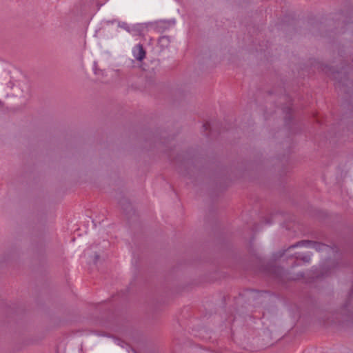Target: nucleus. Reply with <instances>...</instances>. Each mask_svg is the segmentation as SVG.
Returning <instances> with one entry per match:
<instances>
[{
    "instance_id": "1",
    "label": "nucleus",
    "mask_w": 353,
    "mask_h": 353,
    "mask_svg": "<svg viewBox=\"0 0 353 353\" xmlns=\"http://www.w3.org/2000/svg\"><path fill=\"white\" fill-rule=\"evenodd\" d=\"M297 247L312 248L319 251L325 250L328 248V247L324 244H321L314 241H302L299 242L297 244L290 247V250H293Z\"/></svg>"
},
{
    "instance_id": "2",
    "label": "nucleus",
    "mask_w": 353,
    "mask_h": 353,
    "mask_svg": "<svg viewBox=\"0 0 353 353\" xmlns=\"http://www.w3.org/2000/svg\"><path fill=\"white\" fill-rule=\"evenodd\" d=\"M132 54L137 59L141 61L145 57V52L141 45H137L132 49Z\"/></svg>"
},
{
    "instance_id": "3",
    "label": "nucleus",
    "mask_w": 353,
    "mask_h": 353,
    "mask_svg": "<svg viewBox=\"0 0 353 353\" xmlns=\"http://www.w3.org/2000/svg\"><path fill=\"white\" fill-rule=\"evenodd\" d=\"M170 39L167 37H162L159 40V44L161 46L167 48L169 45Z\"/></svg>"
},
{
    "instance_id": "4",
    "label": "nucleus",
    "mask_w": 353,
    "mask_h": 353,
    "mask_svg": "<svg viewBox=\"0 0 353 353\" xmlns=\"http://www.w3.org/2000/svg\"><path fill=\"white\" fill-rule=\"evenodd\" d=\"M303 261H308L309 259H310V256H303L301 258Z\"/></svg>"
},
{
    "instance_id": "5",
    "label": "nucleus",
    "mask_w": 353,
    "mask_h": 353,
    "mask_svg": "<svg viewBox=\"0 0 353 353\" xmlns=\"http://www.w3.org/2000/svg\"><path fill=\"white\" fill-rule=\"evenodd\" d=\"M295 254H296V258H300L301 257L300 256L301 252H296Z\"/></svg>"
},
{
    "instance_id": "6",
    "label": "nucleus",
    "mask_w": 353,
    "mask_h": 353,
    "mask_svg": "<svg viewBox=\"0 0 353 353\" xmlns=\"http://www.w3.org/2000/svg\"><path fill=\"white\" fill-rule=\"evenodd\" d=\"M207 125H208V124L204 125V127L205 128V129H207V128H208Z\"/></svg>"
}]
</instances>
